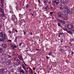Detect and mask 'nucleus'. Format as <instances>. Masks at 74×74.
I'll return each instance as SVG.
<instances>
[{
  "label": "nucleus",
  "mask_w": 74,
  "mask_h": 74,
  "mask_svg": "<svg viewBox=\"0 0 74 74\" xmlns=\"http://www.w3.org/2000/svg\"><path fill=\"white\" fill-rule=\"evenodd\" d=\"M57 15L59 18H62V19L64 21H67L69 19L67 17H63V14L60 12H58L57 13Z\"/></svg>",
  "instance_id": "obj_1"
},
{
  "label": "nucleus",
  "mask_w": 74,
  "mask_h": 74,
  "mask_svg": "<svg viewBox=\"0 0 74 74\" xmlns=\"http://www.w3.org/2000/svg\"><path fill=\"white\" fill-rule=\"evenodd\" d=\"M64 9L67 11V12L69 13V14H71V10H70L69 9L68 6L67 5H65L64 6Z\"/></svg>",
  "instance_id": "obj_2"
},
{
  "label": "nucleus",
  "mask_w": 74,
  "mask_h": 74,
  "mask_svg": "<svg viewBox=\"0 0 74 74\" xmlns=\"http://www.w3.org/2000/svg\"><path fill=\"white\" fill-rule=\"evenodd\" d=\"M0 37H3L4 40H5L7 37H6V34H3V32H1L0 33Z\"/></svg>",
  "instance_id": "obj_3"
},
{
  "label": "nucleus",
  "mask_w": 74,
  "mask_h": 74,
  "mask_svg": "<svg viewBox=\"0 0 74 74\" xmlns=\"http://www.w3.org/2000/svg\"><path fill=\"white\" fill-rule=\"evenodd\" d=\"M59 0H54V5H58L59 4Z\"/></svg>",
  "instance_id": "obj_4"
},
{
  "label": "nucleus",
  "mask_w": 74,
  "mask_h": 74,
  "mask_svg": "<svg viewBox=\"0 0 74 74\" xmlns=\"http://www.w3.org/2000/svg\"><path fill=\"white\" fill-rule=\"evenodd\" d=\"M62 14L63 15H64L66 16H69V13L66 11H64L62 12Z\"/></svg>",
  "instance_id": "obj_5"
},
{
  "label": "nucleus",
  "mask_w": 74,
  "mask_h": 74,
  "mask_svg": "<svg viewBox=\"0 0 74 74\" xmlns=\"http://www.w3.org/2000/svg\"><path fill=\"white\" fill-rule=\"evenodd\" d=\"M0 60L2 63H4V62H5L6 61L5 58L2 57L0 58Z\"/></svg>",
  "instance_id": "obj_6"
},
{
  "label": "nucleus",
  "mask_w": 74,
  "mask_h": 74,
  "mask_svg": "<svg viewBox=\"0 0 74 74\" xmlns=\"http://www.w3.org/2000/svg\"><path fill=\"white\" fill-rule=\"evenodd\" d=\"M61 1L63 4H64V3H67L68 0H61Z\"/></svg>",
  "instance_id": "obj_7"
},
{
  "label": "nucleus",
  "mask_w": 74,
  "mask_h": 74,
  "mask_svg": "<svg viewBox=\"0 0 74 74\" xmlns=\"http://www.w3.org/2000/svg\"><path fill=\"white\" fill-rule=\"evenodd\" d=\"M72 27H73V26L69 24L67 26V28L68 29H71Z\"/></svg>",
  "instance_id": "obj_8"
},
{
  "label": "nucleus",
  "mask_w": 74,
  "mask_h": 74,
  "mask_svg": "<svg viewBox=\"0 0 74 74\" xmlns=\"http://www.w3.org/2000/svg\"><path fill=\"white\" fill-rule=\"evenodd\" d=\"M18 59H19V60L20 61L22 60V61H23V58H22V56H21L20 55H19L18 56Z\"/></svg>",
  "instance_id": "obj_9"
},
{
  "label": "nucleus",
  "mask_w": 74,
  "mask_h": 74,
  "mask_svg": "<svg viewBox=\"0 0 74 74\" xmlns=\"http://www.w3.org/2000/svg\"><path fill=\"white\" fill-rule=\"evenodd\" d=\"M5 72L4 69H1L0 71V74H4Z\"/></svg>",
  "instance_id": "obj_10"
},
{
  "label": "nucleus",
  "mask_w": 74,
  "mask_h": 74,
  "mask_svg": "<svg viewBox=\"0 0 74 74\" xmlns=\"http://www.w3.org/2000/svg\"><path fill=\"white\" fill-rule=\"evenodd\" d=\"M11 48H12L13 49H14V48H17V47L16 45H12L11 46Z\"/></svg>",
  "instance_id": "obj_11"
},
{
  "label": "nucleus",
  "mask_w": 74,
  "mask_h": 74,
  "mask_svg": "<svg viewBox=\"0 0 74 74\" xmlns=\"http://www.w3.org/2000/svg\"><path fill=\"white\" fill-rule=\"evenodd\" d=\"M59 7L61 10H63L64 8V6L63 5H60Z\"/></svg>",
  "instance_id": "obj_12"
},
{
  "label": "nucleus",
  "mask_w": 74,
  "mask_h": 74,
  "mask_svg": "<svg viewBox=\"0 0 74 74\" xmlns=\"http://www.w3.org/2000/svg\"><path fill=\"white\" fill-rule=\"evenodd\" d=\"M0 16L1 17H5V14H4V13L3 12L2 13V14H1L0 15Z\"/></svg>",
  "instance_id": "obj_13"
},
{
  "label": "nucleus",
  "mask_w": 74,
  "mask_h": 74,
  "mask_svg": "<svg viewBox=\"0 0 74 74\" xmlns=\"http://www.w3.org/2000/svg\"><path fill=\"white\" fill-rule=\"evenodd\" d=\"M57 20L60 23H62L63 21L59 19V18H57Z\"/></svg>",
  "instance_id": "obj_14"
},
{
  "label": "nucleus",
  "mask_w": 74,
  "mask_h": 74,
  "mask_svg": "<svg viewBox=\"0 0 74 74\" xmlns=\"http://www.w3.org/2000/svg\"><path fill=\"white\" fill-rule=\"evenodd\" d=\"M57 20L60 23H62L63 21L59 19V18H57Z\"/></svg>",
  "instance_id": "obj_15"
},
{
  "label": "nucleus",
  "mask_w": 74,
  "mask_h": 74,
  "mask_svg": "<svg viewBox=\"0 0 74 74\" xmlns=\"http://www.w3.org/2000/svg\"><path fill=\"white\" fill-rule=\"evenodd\" d=\"M0 12L1 13H3L4 12V10L3 9L1 8H0Z\"/></svg>",
  "instance_id": "obj_16"
},
{
  "label": "nucleus",
  "mask_w": 74,
  "mask_h": 74,
  "mask_svg": "<svg viewBox=\"0 0 74 74\" xmlns=\"http://www.w3.org/2000/svg\"><path fill=\"white\" fill-rule=\"evenodd\" d=\"M22 66L23 69L24 70H26V67H25V65H24L23 64L22 65Z\"/></svg>",
  "instance_id": "obj_17"
},
{
  "label": "nucleus",
  "mask_w": 74,
  "mask_h": 74,
  "mask_svg": "<svg viewBox=\"0 0 74 74\" xmlns=\"http://www.w3.org/2000/svg\"><path fill=\"white\" fill-rule=\"evenodd\" d=\"M16 61L18 63V64H21V62L18 59H17L16 60Z\"/></svg>",
  "instance_id": "obj_18"
},
{
  "label": "nucleus",
  "mask_w": 74,
  "mask_h": 74,
  "mask_svg": "<svg viewBox=\"0 0 74 74\" xmlns=\"http://www.w3.org/2000/svg\"><path fill=\"white\" fill-rule=\"evenodd\" d=\"M67 32L68 33H69V34H71V35H73V33H72L71 31H67Z\"/></svg>",
  "instance_id": "obj_19"
},
{
  "label": "nucleus",
  "mask_w": 74,
  "mask_h": 74,
  "mask_svg": "<svg viewBox=\"0 0 74 74\" xmlns=\"http://www.w3.org/2000/svg\"><path fill=\"white\" fill-rule=\"evenodd\" d=\"M48 8H49L50 9H52V8H53V7H52V5H50L48 6Z\"/></svg>",
  "instance_id": "obj_20"
},
{
  "label": "nucleus",
  "mask_w": 74,
  "mask_h": 74,
  "mask_svg": "<svg viewBox=\"0 0 74 74\" xmlns=\"http://www.w3.org/2000/svg\"><path fill=\"white\" fill-rule=\"evenodd\" d=\"M53 54V53L52 52H49L48 55H49V56H52Z\"/></svg>",
  "instance_id": "obj_21"
},
{
  "label": "nucleus",
  "mask_w": 74,
  "mask_h": 74,
  "mask_svg": "<svg viewBox=\"0 0 74 74\" xmlns=\"http://www.w3.org/2000/svg\"><path fill=\"white\" fill-rule=\"evenodd\" d=\"M5 74H10V72L8 71H5Z\"/></svg>",
  "instance_id": "obj_22"
},
{
  "label": "nucleus",
  "mask_w": 74,
  "mask_h": 74,
  "mask_svg": "<svg viewBox=\"0 0 74 74\" xmlns=\"http://www.w3.org/2000/svg\"><path fill=\"white\" fill-rule=\"evenodd\" d=\"M2 47H3V48H5V47H6L7 46L5 44L2 45Z\"/></svg>",
  "instance_id": "obj_23"
},
{
  "label": "nucleus",
  "mask_w": 74,
  "mask_h": 74,
  "mask_svg": "<svg viewBox=\"0 0 74 74\" xmlns=\"http://www.w3.org/2000/svg\"><path fill=\"white\" fill-rule=\"evenodd\" d=\"M7 62L9 64L11 63V60H8V61H7Z\"/></svg>",
  "instance_id": "obj_24"
},
{
  "label": "nucleus",
  "mask_w": 74,
  "mask_h": 74,
  "mask_svg": "<svg viewBox=\"0 0 74 74\" xmlns=\"http://www.w3.org/2000/svg\"><path fill=\"white\" fill-rule=\"evenodd\" d=\"M60 51H61V52H64V50L62 49H60Z\"/></svg>",
  "instance_id": "obj_25"
},
{
  "label": "nucleus",
  "mask_w": 74,
  "mask_h": 74,
  "mask_svg": "<svg viewBox=\"0 0 74 74\" xmlns=\"http://www.w3.org/2000/svg\"><path fill=\"white\" fill-rule=\"evenodd\" d=\"M0 41L1 42H3V41H4V39L2 38H0Z\"/></svg>",
  "instance_id": "obj_26"
},
{
  "label": "nucleus",
  "mask_w": 74,
  "mask_h": 74,
  "mask_svg": "<svg viewBox=\"0 0 74 74\" xmlns=\"http://www.w3.org/2000/svg\"><path fill=\"white\" fill-rule=\"evenodd\" d=\"M21 73H23V74H24V71L23 70L21 69V71L20 72Z\"/></svg>",
  "instance_id": "obj_27"
},
{
  "label": "nucleus",
  "mask_w": 74,
  "mask_h": 74,
  "mask_svg": "<svg viewBox=\"0 0 74 74\" xmlns=\"http://www.w3.org/2000/svg\"><path fill=\"white\" fill-rule=\"evenodd\" d=\"M63 29L64 30V31H67V29H66V28L64 27V28Z\"/></svg>",
  "instance_id": "obj_28"
},
{
  "label": "nucleus",
  "mask_w": 74,
  "mask_h": 74,
  "mask_svg": "<svg viewBox=\"0 0 74 74\" xmlns=\"http://www.w3.org/2000/svg\"><path fill=\"white\" fill-rule=\"evenodd\" d=\"M29 69L30 70H31V74H32L33 73V70H32V69L30 68H29Z\"/></svg>",
  "instance_id": "obj_29"
},
{
  "label": "nucleus",
  "mask_w": 74,
  "mask_h": 74,
  "mask_svg": "<svg viewBox=\"0 0 74 74\" xmlns=\"http://www.w3.org/2000/svg\"><path fill=\"white\" fill-rule=\"evenodd\" d=\"M10 72H11V73H14V71L13 69H12L10 70Z\"/></svg>",
  "instance_id": "obj_30"
},
{
  "label": "nucleus",
  "mask_w": 74,
  "mask_h": 74,
  "mask_svg": "<svg viewBox=\"0 0 74 74\" xmlns=\"http://www.w3.org/2000/svg\"><path fill=\"white\" fill-rule=\"evenodd\" d=\"M23 44H24L23 43H21L19 44V46H20V47H21V45H22Z\"/></svg>",
  "instance_id": "obj_31"
},
{
  "label": "nucleus",
  "mask_w": 74,
  "mask_h": 74,
  "mask_svg": "<svg viewBox=\"0 0 74 74\" xmlns=\"http://www.w3.org/2000/svg\"><path fill=\"white\" fill-rule=\"evenodd\" d=\"M44 10L45 11H47V10H48V8H47L46 7L45 8H44Z\"/></svg>",
  "instance_id": "obj_32"
},
{
  "label": "nucleus",
  "mask_w": 74,
  "mask_h": 74,
  "mask_svg": "<svg viewBox=\"0 0 74 74\" xmlns=\"http://www.w3.org/2000/svg\"><path fill=\"white\" fill-rule=\"evenodd\" d=\"M29 4H27V5L26 6V8H27L28 7H29Z\"/></svg>",
  "instance_id": "obj_33"
},
{
  "label": "nucleus",
  "mask_w": 74,
  "mask_h": 74,
  "mask_svg": "<svg viewBox=\"0 0 74 74\" xmlns=\"http://www.w3.org/2000/svg\"><path fill=\"white\" fill-rule=\"evenodd\" d=\"M53 13H54V12H50V14H51V15H52V14H53Z\"/></svg>",
  "instance_id": "obj_34"
},
{
  "label": "nucleus",
  "mask_w": 74,
  "mask_h": 74,
  "mask_svg": "<svg viewBox=\"0 0 74 74\" xmlns=\"http://www.w3.org/2000/svg\"><path fill=\"white\" fill-rule=\"evenodd\" d=\"M1 7L2 8H3L4 7V4L3 3H2L1 4Z\"/></svg>",
  "instance_id": "obj_35"
},
{
  "label": "nucleus",
  "mask_w": 74,
  "mask_h": 74,
  "mask_svg": "<svg viewBox=\"0 0 74 74\" xmlns=\"http://www.w3.org/2000/svg\"><path fill=\"white\" fill-rule=\"evenodd\" d=\"M72 31H74V29L73 28V27L71 28V29Z\"/></svg>",
  "instance_id": "obj_36"
},
{
  "label": "nucleus",
  "mask_w": 74,
  "mask_h": 74,
  "mask_svg": "<svg viewBox=\"0 0 74 74\" xmlns=\"http://www.w3.org/2000/svg\"><path fill=\"white\" fill-rule=\"evenodd\" d=\"M14 65H15V66L17 65L18 64H17V63L16 62H15L14 64Z\"/></svg>",
  "instance_id": "obj_37"
},
{
  "label": "nucleus",
  "mask_w": 74,
  "mask_h": 74,
  "mask_svg": "<svg viewBox=\"0 0 74 74\" xmlns=\"http://www.w3.org/2000/svg\"><path fill=\"white\" fill-rule=\"evenodd\" d=\"M71 11H72L73 12L74 14V10H73V9H72ZM71 13H72V12H71Z\"/></svg>",
  "instance_id": "obj_38"
},
{
  "label": "nucleus",
  "mask_w": 74,
  "mask_h": 74,
  "mask_svg": "<svg viewBox=\"0 0 74 74\" xmlns=\"http://www.w3.org/2000/svg\"><path fill=\"white\" fill-rule=\"evenodd\" d=\"M57 25H58V26L59 27H60V25L59 23H57Z\"/></svg>",
  "instance_id": "obj_39"
},
{
  "label": "nucleus",
  "mask_w": 74,
  "mask_h": 74,
  "mask_svg": "<svg viewBox=\"0 0 74 74\" xmlns=\"http://www.w3.org/2000/svg\"><path fill=\"white\" fill-rule=\"evenodd\" d=\"M21 70H22V69H18V71L19 72H21Z\"/></svg>",
  "instance_id": "obj_40"
},
{
  "label": "nucleus",
  "mask_w": 74,
  "mask_h": 74,
  "mask_svg": "<svg viewBox=\"0 0 74 74\" xmlns=\"http://www.w3.org/2000/svg\"><path fill=\"white\" fill-rule=\"evenodd\" d=\"M62 34H64V33H60V35H62Z\"/></svg>",
  "instance_id": "obj_41"
},
{
  "label": "nucleus",
  "mask_w": 74,
  "mask_h": 74,
  "mask_svg": "<svg viewBox=\"0 0 74 74\" xmlns=\"http://www.w3.org/2000/svg\"><path fill=\"white\" fill-rule=\"evenodd\" d=\"M25 71L26 72V74H28V72H27V71H26V70H25Z\"/></svg>",
  "instance_id": "obj_42"
},
{
  "label": "nucleus",
  "mask_w": 74,
  "mask_h": 74,
  "mask_svg": "<svg viewBox=\"0 0 74 74\" xmlns=\"http://www.w3.org/2000/svg\"><path fill=\"white\" fill-rule=\"evenodd\" d=\"M1 1V4H3V0H0Z\"/></svg>",
  "instance_id": "obj_43"
},
{
  "label": "nucleus",
  "mask_w": 74,
  "mask_h": 74,
  "mask_svg": "<svg viewBox=\"0 0 74 74\" xmlns=\"http://www.w3.org/2000/svg\"><path fill=\"white\" fill-rule=\"evenodd\" d=\"M33 70H34V71L36 70V68L35 67L33 68Z\"/></svg>",
  "instance_id": "obj_44"
},
{
  "label": "nucleus",
  "mask_w": 74,
  "mask_h": 74,
  "mask_svg": "<svg viewBox=\"0 0 74 74\" xmlns=\"http://www.w3.org/2000/svg\"><path fill=\"white\" fill-rule=\"evenodd\" d=\"M8 58H12V56H8Z\"/></svg>",
  "instance_id": "obj_45"
},
{
  "label": "nucleus",
  "mask_w": 74,
  "mask_h": 74,
  "mask_svg": "<svg viewBox=\"0 0 74 74\" xmlns=\"http://www.w3.org/2000/svg\"><path fill=\"white\" fill-rule=\"evenodd\" d=\"M14 16V17H16V16H15V15H12V17H13Z\"/></svg>",
  "instance_id": "obj_46"
},
{
  "label": "nucleus",
  "mask_w": 74,
  "mask_h": 74,
  "mask_svg": "<svg viewBox=\"0 0 74 74\" xmlns=\"http://www.w3.org/2000/svg\"><path fill=\"white\" fill-rule=\"evenodd\" d=\"M23 62H24V64H25V65L26 66V63H25V62L24 61H23Z\"/></svg>",
  "instance_id": "obj_47"
},
{
  "label": "nucleus",
  "mask_w": 74,
  "mask_h": 74,
  "mask_svg": "<svg viewBox=\"0 0 74 74\" xmlns=\"http://www.w3.org/2000/svg\"><path fill=\"white\" fill-rule=\"evenodd\" d=\"M4 56H5V57H6V58H7V55H4Z\"/></svg>",
  "instance_id": "obj_48"
},
{
  "label": "nucleus",
  "mask_w": 74,
  "mask_h": 74,
  "mask_svg": "<svg viewBox=\"0 0 74 74\" xmlns=\"http://www.w3.org/2000/svg\"><path fill=\"white\" fill-rule=\"evenodd\" d=\"M17 38H16L15 39V41H17Z\"/></svg>",
  "instance_id": "obj_49"
},
{
  "label": "nucleus",
  "mask_w": 74,
  "mask_h": 74,
  "mask_svg": "<svg viewBox=\"0 0 74 74\" xmlns=\"http://www.w3.org/2000/svg\"><path fill=\"white\" fill-rule=\"evenodd\" d=\"M8 42H12V41L11 40H8Z\"/></svg>",
  "instance_id": "obj_50"
},
{
  "label": "nucleus",
  "mask_w": 74,
  "mask_h": 74,
  "mask_svg": "<svg viewBox=\"0 0 74 74\" xmlns=\"http://www.w3.org/2000/svg\"><path fill=\"white\" fill-rule=\"evenodd\" d=\"M38 2L39 3H40V4H41V3H40V0H38Z\"/></svg>",
  "instance_id": "obj_51"
},
{
  "label": "nucleus",
  "mask_w": 74,
  "mask_h": 74,
  "mask_svg": "<svg viewBox=\"0 0 74 74\" xmlns=\"http://www.w3.org/2000/svg\"><path fill=\"white\" fill-rule=\"evenodd\" d=\"M73 54H74V52H72V53H71V55H72V56H73Z\"/></svg>",
  "instance_id": "obj_52"
},
{
  "label": "nucleus",
  "mask_w": 74,
  "mask_h": 74,
  "mask_svg": "<svg viewBox=\"0 0 74 74\" xmlns=\"http://www.w3.org/2000/svg\"><path fill=\"white\" fill-rule=\"evenodd\" d=\"M30 33V35H33V34H32V32H30V33Z\"/></svg>",
  "instance_id": "obj_53"
},
{
  "label": "nucleus",
  "mask_w": 74,
  "mask_h": 74,
  "mask_svg": "<svg viewBox=\"0 0 74 74\" xmlns=\"http://www.w3.org/2000/svg\"><path fill=\"white\" fill-rule=\"evenodd\" d=\"M9 33L10 34H11V32L10 31H9Z\"/></svg>",
  "instance_id": "obj_54"
},
{
  "label": "nucleus",
  "mask_w": 74,
  "mask_h": 74,
  "mask_svg": "<svg viewBox=\"0 0 74 74\" xmlns=\"http://www.w3.org/2000/svg\"><path fill=\"white\" fill-rule=\"evenodd\" d=\"M26 32H25L24 33V35H25V34H26Z\"/></svg>",
  "instance_id": "obj_55"
},
{
  "label": "nucleus",
  "mask_w": 74,
  "mask_h": 74,
  "mask_svg": "<svg viewBox=\"0 0 74 74\" xmlns=\"http://www.w3.org/2000/svg\"><path fill=\"white\" fill-rule=\"evenodd\" d=\"M60 42L61 43H62V42H63V41L62 40H61Z\"/></svg>",
  "instance_id": "obj_56"
},
{
  "label": "nucleus",
  "mask_w": 74,
  "mask_h": 74,
  "mask_svg": "<svg viewBox=\"0 0 74 74\" xmlns=\"http://www.w3.org/2000/svg\"><path fill=\"white\" fill-rule=\"evenodd\" d=\"M15 32H16V33H18V31L16 30H15Z\"/></svg>",
  "instance_id": "obj_57"
},
{
  "label": "nucleus",
  "mask_w": 74,
  "mask_h": 74,
  "mask_svg": "<svg viewBox=\"0 0 74 74\" xmlns=\"http://www.w3.org/2000/svg\"><path fill=\"white\" fill-rule=\"evenodd\" d=\"M46 58H47V59H49V57H48V56L46 57Z\"/></svg>",
  "instance_id": "obj_58"
},
{
  "label": "nucleus",
  "mask_w": 74,
  "mask_h": 74,
  "mask_svg": "<svg viewBox=\"0 0 74 74\" xmlns=\"http://www.w3.org/2000/svg\"><path fill=\"white\" fill-rule=\"evenodd\" d=\"M69 48L70 51H71V49L70 47V48Z\"/></svg>",
  "instance_id": "obj_59"
},
{
  "label": "nucleus",
  "mask_w": 74,
  "mask_h": 74,
  "mask_svg": "<svg viewBox=\"0 0 74 74\" xmlns=\"http://www.w3.org/2000/svg\"><path fill=\"white\" fill-rule=\"evenodd\" d=\"M69 44L70 45H71V46L72 45V44H71V43H69Z\"/></svg>",
  "instance_id": "obj_60"
},
{
  "label": "nucleus",
  "mask_w": 74,
  "mask_h": 74,
  "mask_svg": "<svg viewBox=\"0 0 74 74\" xmlns=\"http://www.w3.org/2000/svg\"><path fill=\"white\" fill-rule=\"evenodd\" d=\"M2 51V49L0 48V52H1V51Z\"/></svg>",
  "instance_id": "obj_61"
},
{
  "label": "nucleus",
  "mask_w": 74,
  "mask_h": 74,
  "mask_svg": "<svg viewBox=\"0 0 74 74\" xmlns=\"http://www.w3.org/2000/svg\"><path fill=\"white\" fill-rule=\"evenodd\" d=\"M47 3V2L46 1L44 2V3Z\"/></svg>",
  "instance_id": "obj_62"
},
{
  "label": "nucleus",
  "mask_w": 74,
  "mask_h": 74,
  "mask_svg": "<svg viewBox=\"0 0 74 74\" xmlns=\"http://www.w3.org/2000/svg\"><path fill=\"white\" fill-rule=\"evenodd\" d=\"M36 50L37 51H39V50L37 49H36Z\"/></svg>",
  "instance_id": "obj_63"
},
{
  "label": "nucleus",
  "mask_w": 74,
  "mask_h": 74,
  "mask_svg": "<svg viewBox=\"0 0 74 74\" xmlns=\"http://www.w3.org/2000/svg\"><path fill=\"white\" fill-rule=\"evenodd\" d=\"M31 14L32 15V16H33V15H34V14H33L31 13Z\"/></svg>",
  "instance_id": "obj_64"
}]
</instances>
